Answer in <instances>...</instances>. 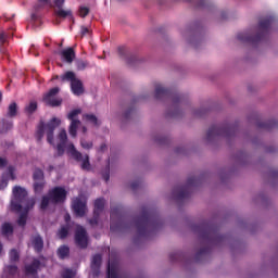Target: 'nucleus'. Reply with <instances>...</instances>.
<instances>
[{
    "mask_svg": "<svg viewBox=\"0 0 278 278\" xmlns=\"http://www.w3.org/2000/svg\"><path fill=\"white\" fill-rule=\"evenodd\" d=\"M169 260L172 262H176V260H179V253H172V254H169Z\"/></svg>",
    "mask_w": 278,
    "mask_h": 278,
    "instance_id": "c03bdc74",
    "label": "nucleus"
},
{
    "mask_svg": "<svg viewBox=\"0 0 278 278\" xmlns=\"http://www.w3.org/2000/svg\"><path fill=\"white\" fill-rule=\"evenodd\" d=\"M154 97L155 99H166V97H173L174 104H177L179 101H181L180 94L173 96V91L162 87V85L155 86Z\"/></svg>",
    "mask_w": 278,
    "mask_h": 278,
    "instance_id": "f8f14e48",
    "label": "nucleus"
},
{
    "mask_svg": "<svg viewBox=\"0 0 278 278\" xmlns=\"http://www.w3.org/2000/svg\"><path fill=\"white\" fill-rule=\"evenodd\" d=\"M256 125L260 129H275V127H278V122L269 119L267 122H258Z\"/></svg>",
    "mask_w": 278,
    "mask_h": 278,
    "instance_id": "5701e85b",
    "label": "nucleus"
},
{
    "mask_svg": "<svg viewBox=\"0 0 278 278\" xmlns=\"http://www.w3.org/2000/svg\"><path fill=\"white\" fill-rule=\"evenodd\" d=\"M164 225L162 217L156 211L144 210L141 207L140 213V242L144 240H151L157 230Z\"/></svg>",
    "mask_w": 278,
    "mask_h": 278,
    "instance_id": "f03ea898",
    "label": "nucleus"
},
{
    "mask_svg": "<svg viewBox=\"0 0 278 278\" xmlns=\"http://www.w3.org/2000/svg\"><path fill=\"white\" fill-rule=\"evenodd\" d=\"M192 231L199 235L200 240H202L204 244H207L206 247L200 249V251L195 254V260L198 262L201 260V257H203V255H207V253H210L211 244H218V242H223L225 239L224 236L218 233V227L207 222L193 225Z\"/></svg>",
    "mask_w": 278,
    "mask_h": 278,
    "instance_id": "f257e3e1",
    "label": "nucleus"
},
{
    "mask_svg": "<svg viewBox=\"0 0 278 278\" xmlns=\"http://www.w3.org/2000/svg\"><path fill=\"white\" fill-rule=\"evenodd\" d=\"M59 238H61V240H64V238H66V236H68V226H63L59 232H58Z\"/></svg>",
    "mask_w": 278,
    "mask_h": 278,
    "instance_id": "72a5a7b5",
    "label": "nucleus"
},
{
    "mask_svg": "<svg viewBox=\"0 0 278 278\" xmlns=\"http://www.w3.org/2000/svg\"><path fill=\"white\" fill-rule=\"evenodd\" d=\"M89 13H90V9H88V7L81 5L79 8V16H81L83 18L88 16Z\"/></svg>",
    "mask_w": 278,
    "mask_h": 278,
    "instance_id": "e433bc0d",
    "label": "nucleus"
},
{
    "mask_svg": "<svg viewBox=\"0 0 278 278\" xmlns=\"http://www.w3.org/2000/svg\"><path fill=\"white\" fill-rule=\"evenodd\" d=\"M38 2H39L41 5H48V3H50V0H38Z\"/></svg>",
    "mask_w": 278,
    "mask_h": 278,
    "instance_id": "8fccbe9b",
    "label": "nucleus"
},
{
    "mask_svg": "<svg viewBox=\"0 0 278 278\" xmlns=\"http://www.w3.org/2000/svg\"><path fill=\"white\" fill-rule=\"evenodd\" d=\"M5 40H8V34L5 31L0 33V45H4Z\"/></svg>",
    "mask_w": 278,
    "mask_h": 278,
    "instance_id": "79ce46f5",
    "label": "nucleus"
},
{
    "mask_svg": "<svg viewBox=\"0 0 278 278\" xmlns=\"http://www.w3.org/2000/svg\"><path fill=\"white\" fill-rule=\"evenodd\" d=\"M205 114H207V110H205V109H200V110L195 111V113H194V115L199 116V117H201Z\"/></svg>",
    "mask_w": 278,
    "mask_h": 278,
    "instance_id": "37998d69",
    "label": "nucleus"
},
{
    "mask_svg": "<svg viewBox=\"0 0 278 278\" xmlns=\"http://www.w3.org/2000/svg\"><path fill=\"white\" fill-rule=\"evenodd\" d=\"M75 275H77V273L75 270L64 269L62 277L63 278H73V277H75Z\"/></svg>",
    "mask_w": 278,
    "mask_h": 278,
    "instance_id": "c9c22d12",
    "label": "nucleus"
},
{
    "mask_svg": "<svg viewBox=\"0 0 278 278\" xmlns=\"http://www.w3.org/2000/svg\"><path fill=\"white\" fill-rule=\"evenodd\" d=\"M58 92H60V88L58 87L50 89L49 92L43 96L45 103H47V105H51L52 108L60 105L62 103V99L56 98Z\"/></svg>",
    "mask_w": 278,
    "mask_h": 278,
    "instance_id": "4468645a",
    "label": "nucleus"
},
{
    "mask_svg": "<svg viewBox=\"0 0 278 278\" xmlns=\"http://www.w3.org/2000/svg\"><path fill=\"white\" fill-rule=\"evenodd\" d=\"M62 121L58 117H53L48 124L41 123L37 129V139L42 140L46 135L49 144L55 147V142H53V131H55L56 127H60Z\"/></svg>",
    "mask_w": 278,
    "mask_h": 278,
    "instance_id": "423d86ee",
    "label": "nucleus"
},
{
    "mask_svg": "<svg viewBox=\"0 0 278 278\" xmlns=\"http://www.w3.org/2000/svg\"><path fill=\"white\" fill-rule=\"evenodd\" d=\"M8 164V161H5V159L0 157V168H3V166H5Z\"/></svg>",
    "mask_w": 278,
    "mask_h": 278,
    "instance_id": "de8ad7c7",
    "label": "nucleus"
},
{
    "mask_svg": "<svg viewBox=\"0 0 278 278\" xmlns=\"http://www.w3.org/2000/svg\"><path fill=\"white\" fill-rule=\"evenodd\" d=\"M59 55L62 62H66L67 64H73V60H75V50H73V48H67V49L61 50L59 52Z\"/></svg>",
    "mask_w": 278,
    "mask_h": 278,
    "instance_id": "a211bd4d",
    "label": "nucleus"
},
{
    "mask_svg": "<svg viewBox=\"0 0 278 278\" xmlns=\"http://www.w3.org/2000/svg\"><path fill=\"white\" fill-rule=\"evenodd\" d=\"M34 181H45V173L41 169H35Z\"/></svg>",
    "mask_w": 278,
    "mask_h": 278,
    "instance_id": "2f4dec72",
    "label": "nucleus"
},
{
    "mask_svg": "<svg viewBox=\"0 0 278 278\" xmlns=\"http://www.w3.org/2000/svg\"><path fill=\"white\" fill-rule=\"evenodd\" d=\"M4 179L2 180V185H0V189L8 187V179H16V176H14V167L10 166L8 168L7 175L3 176Z\"/></svg>",
    "mask_w": 278,
    "mask_h": 278,
    "instance_id": "b1692460",
    "label": "nucleus"
},
{
    "mask_svg": "<svg viewBox=\"0 0 278 278\" xmlns=\"http://www.w3.org/2000/svg\"><path fill=\"white\" fill-rule=\"evenodd\" d=\"M64 1L66 0H54V5L56 8H62V5H64Z\"/></svg>",
    "mask_w": 278,
    "mask_h": 278,
    "instance_id": "a18cd8bd",
    "label": "nucleus"
},
{
    "mask_svg": "<svg viewBox=\"0 0 278 278\" xmlns=\"http://www.w3.org/2000/svg\"><path fill=\"white\" fill-rule=\"evenodd\" d=\"M75 240L76 244H78L80 249H86L88 247V235L86 233L85 227L77 226Z\"/></svg>",
    "mask_w": 278,
    "mask_h": 278,
    "instance_id": "2eb2a0df",
    "label": "nucleus"
},
{
    "mask_svg": "<svg viewBox=\"0 0 278 278\" xmlns=\"http://www.w3.org/2000/svg\"><path fill=\"white\" fill-rule=\"evenodd\" d=\"M34 205H36V200L27 199V190L23 187L13 188L11 210L12 212H22L17 220L20 227H25V223H27V212H29Z\"/></svg>",
    "mask_w": 278,
    "mask_h": 278,
    "instance_id": "7ed1b4c3",
    "label": "nucleus"
},
{
    "mask_svg": "<svg viewBox=\"0 0 278 278\" xmlns=\"http://www.w3.org/2000/svg\"><path fill=\"white\" fill-rule=\"evenodd\" d=\"M79 114H81V110L76 109L70 112L67 115L68 121L72 122L68 129L70 136H72V138H77V129L79 125H81V122L77 119V116H79Z\"/></svg>",
    "mask_w": 278,
    "mask_h": 278,
    "instance_id": "9b49d317",
    "label": "nucleus"
},
{
    "mask_svg": "<svg viewBox=\"0 0 278 278\" xmlns=\"http://www.w3.org/2000/svg\"><path fill=\"white\" fill-rule=\"evenodd\" d=\"M30 247L35 249V251L40 252L42 251V247H45V243L42 241V238L38 235L33 237L30 239Z\"/></svg>",
    "mask_w": 278,
    "mask_h": 278,
    "instance_id": "412c9836",
    "label": "nucleus"
},
{
    "mask_svg": "<svg viewBox=\"0 0 278 278\" xmlns=\"http://www.w3.org/2000/svg\"><path fill=\"white\" fill-rule=\"evenodd\" d=\"M136 62H138V58L134 54H130L128 58H127V64H129V66H135L136 65Z\"/></svg>",
    "mask_w": 278,
    "mask_h": 278,
    "instance_id": "4c0bfd02",
    "label": "nucleus"
},
{
    "mask_svg": "<svg viewBox=\"0 0 278 278\" xmlns=\"http://www.w3.org/2000/svg\"><path fill=\"white\" fill-rule=\"evenodd\" d=\"M83 121H85L87 125H93V127H97V125H99V118H97V116L93 114L84 115Z\"/></svg>",
    "mask_w": 278,
    "mask_h": 278,
    "instance_id": "393cba45",
    "label": "nucleus"
},
{
    "mask_svg": "<svg viewBox=\"0 0 278 278\" xmlns=\"http://www.w3.org/2000/svg\"><path fill=\"white\" fill-rule=\"evenodd\" d=\"M38 108V104L36 102H30L29 105L26 106V111L31 114L33 112H36Z\"/></svg>",
    "mask_w": 278,
    "mask_h": 278,
    "instance_id": "58836bf2",
    "label": "nucleus"
},
{
    "mask_svg": "<svg viewBox=\"0 0 278 278\" xmlns=\"http://www.w3.org/2000/svg\"><path fill=\"white\" fill-rule=\"evenodd\" d=\"M206 4H207V0H199L198 8H205Z\"/></svg>",
    "mask_w": 278,
    "mask_h": 278,
    "instance_id": "49530a36",
    "label": "nucleus"
},
{
    "mask_svg": "<svg viewBox=\"0 0 278 278\" xmlns=\"http://www.w3.org/2000/svg\"><path fill=\"white\" fill-rule=\"evenodd\" d=\"M17 113H18V106L16 105V102H12L8 108V112H7L8 118H14V116H16Z\"/></svg>",
    "mask_w": 278,
    "mask_h": 278,
    "instance_id": "bb28decb",
    "label": "nucleus"
},
{
    "mask_svg": "<svg viewBox=\"0 0 278 278\" xmlns=\"http://www.w3.org/2000/svg\"><path fill=\"white\" fill-rule=\"evenodd\" d=\"M275 21V17L267 16L258 22V31L256 35L252 36L249 33H239L237 35L238 40L240 42H249L250 45H257V42H262L266 36H268V33L270 31V25H273V22Z\"/></svg>",
    "mask_w": 278,
    "mask_h": 278,
    "instance_id": "39448f33",
    "label": "nucleus"
},
{
    "mask_svg": "<svg viewBox=\"0 0 278 278\" xmlns=\"http://www.w3.org/2000/svg\"><path fill=\"white\" fill-rule=\"evenodd\" d=\"M105 206L104 199H98L94 202V211H93V218L89 220L90 225H97L99 223V216L101 212H103V207Z\"/></svg>",
    "mask_w": 278,
    "mask_h": 278,
    "instance_id": "f3484780",
    "label": "nucleus"
},
{
    "mask_svg": "<svg viewBox=\"0 0 278 278\" xmlns=\"http://www.w3.org/2000/svg\"><path fill=\"white\" fill-rule=\"evenodd\" d=\"M105 148H106V146H105V144H102V146H101V151H104Z\"/></svg>",
    "mask_w": 278,
    "mask_h": 278,
    "instance_id": "5fc2aeb1",
    "label": "nucleus"
},
{
    "mask_svg": "<svg viewBox=\"0 0 278 278\" xmlns=\"http://www.w3.org/2000/svg\"><path fill=\"white\" fill-rule=\"evenodd\" d=\"M76 66L78 71H85V68H88V61L79 60L76 62Z\"/></svg>",
    "mask_w": 278,
    "mask_h": 278,
    "instance_id": "f704fd0d",
    "label": "nucleus"
},
{
    "mask_svg": "<svg viewBox=\"0 0 278 278\" xmlns=\"http://www.w3.org/2000/svg\"><path fill=\"white\" fill-rule=\"evenodd\" d=\"M58 144H56V151L58 155L64 154V149H66L67 155L73 157V160H76V162L80 163V167L83 170H90V157L88 154H81V152L77 151L75 148V144L68 143V137L66 135V130L62 129L58 136Z\"/></svg>",
    "mask_w": 278,
    "mask_h": 278,
    "instance_id": "20e7f679",
    "label": "nucleus"
},
{
    "mask_svg": "<svg viewBox=\"0 0 278 278\" xmlns=\"http://www.w3.org/2000/svg\"><path fill=\"white\" fill-rule=\"evenodd\" d=\"M61 79L63 81H71L73 94H76L77 97H79V94H84V85H81V80L75 77V73L67 72L61 77Z\"/></svg>",
    "mask_w": 278,
    "mask_h": 278,
    "instance_id": "9d476101",
    "label": "nucleus"
},
{
    "mask_svg": "<svg viewBox=\"0 0 278 278\" xmlns=\"http://www.w3.org/2000/svg\"><path fill=\"white\" fill-rule=\"evenodd\" d=\"M81 131H83V134H86V131H87L86 127H83Z\"/></svg>",
    "mask_w": 278,
    "mask_h": 278,
    "instance_id": "864d4df0",
    "label": "nucleus"
},
{
    "mask_svg": "<svg viewBox=\"0 0 278 278\" xmlns=\"http://www.w3.org/2000/svg\"><path fill=\"white\" fill-rule=\"evenodd\" d=\"M1 97H2V94H1V92H0V101H1Z\"/></svg>",
    "mask_w": 278,
    "mask_h": 278,
    "instance_id": "13d9d810",
    "label": "nucleus"
},
{
    "mask_svg": "<svg viewBox=\"0 0 278 278\" xmlns=\"http://www.w3.org/2000/svg\"><path fill=\"white\" fill-rule=\"evenodd\" d=\"M92 141L86 140V138L80 139V147L85 149L86 151H89V149H92Z\"/></svg>",
    "mask_w": 278,
    "mask_h": 278,
    "instance_id": "7c9ffc66",
    "label": "nucleus"
},
{
    "mask_svg": "<svg viewBox=\"0 0 278 278\" xmlns=\"http://www.w3.org/2000/svg\"><path fill=\"white\" fill-rule=\"evenodd\" d=\"M4 273H7L8 275H16V273H18V267L14 265H9L4 267Z\"/></svg>",
    "mask_w": 278,
    "mask_h": 278,
    "instance_id": "473e14b6",
    "label": "nucleus"
},
{
    "mask_svg": "<svg viewBox=\"0 0 278 278\" xmlns=\"http://www.w3.org/2000/svg\"><path fill=\"white\" fill-rule=\"evenodd\" d=\"M104 179H105V181H109V180H110V174H106V175L104 176Z\"/></svg>",
    "mask_w": 278,
    "mask_h": 278,
    "instance_id": "603ef678",
    "label": "nucleus"
},
{
    "mask_svg": "<svg viewBox=\"0 0 278 278\" xmlns=\"http://www.w3.org/2000/svg\"><path fill=\"white\" fill-rule=\"evenodd\" d=\"M70 249L66 245H62L58 250V255L61 257V260H64V257H68Z\"/></svg>",
    "mask_w": 278,
    "mask_h": 278,
    "instance_id": "c85d7f7f",
    "label": "nucleus"
},
{
    "mask_svg": "<svg viewBox=\"0 0 278 278\" xmlns=\"http://www.w3.org/2000/svg\"><path fill=\"white\" fill-rule=\"evenodd\" d=\"M80 34H81V36H88V35H90V28L85 27V26H81V28H80Z\"/></svg>",
    "mask_w": 278,
    "mask_h": 278,
    "instance_id": "a19ab883",
    "label": "nucleus"
},
{
    "mask_svg": "<svg viewBox=\"0 0 278 278\" xmlns=\"http://www.w3.org/2000/svg\"><path fill=\"white\" fill-rule=\"evenodd\" d=\"M64 218L66 223L71 222V215L68 213L65 214Z\"/></svg>",
    "mask_w": 278,
    "mask_h": 278,
    "instance_id": "3c124183",
    "label": "nucleus"
},
{
    "mask_svg": "<svg viewBox=\"0 0 278 278\" xmlns=\"http://www.w3.org/2000/svg\"><path fill=\"white\" fill-rule=\"evenodd\" d=\"M40 266H42V264H40L38 260H34L31 265H26V275H36Z\"/></svg>",
    "mask_w": 278,
    "mask_h": 278,
    "instance_id": "4be33fe9",
    "label": "nucleus"
},
{
    "mask_svg": "<svg viewBox=\"0 0 278 278\" xmlns=\"http://www.w3.org/2000/svg\"><path fill=\"white\" fill-rule=\"evenodd\" d=\"M123 227V217L121 216L119 208H113L111 211V231H116Z\"/></svg>",
    "mask_w": 278,
    "mask_h": 278,
    "instance_id": "dca6fc26",
    "label": "nucleus"
},
{
    "mask_svg": "<svg viewBox=\"0 0 278 278\" xmlns=\"http://www.w3.org/2000/svg\"><path fill=\"white\" fill-rule=\"evenodd\" d=\"M72 207L76 216H85L88 208L86 207V197L84 194L78 195V198L73 200Z\"/></svg>",
    "mask_w": 278,
    "mask_h": 278,
    "instance_id": "ddd939ff",
    "label": "nucleus"
},
{
    "mask_svg": "<svg viewBox=\"0 0 278 278\" xmlns=\"http://www.w3.org/2000/svg\"><path fill=\"white\" fill-rule=\"evenodd\" d=\"M9 127H12V123H9Z\"/></svg>",
    "mask_w": 278,
    "mask_h": 278,
    "instance_id": "4d7b16f0",
    "label": "nucleus"
},
{
    "mask_svg": "<svg viewBox=\"0 0 278 278\" xmlns=\"http://www.w3.org/2000/svg\"><path fill=\"white\" fill-rule=\"evenodd\" d=\"M101 255L96 254L91 260V277H99V268H101Z\"/></svg>",
    "mask_w": 278,
    "mask_h": 278,
    "instance_id": "6ab92c4d",
    "label": "nucleus"
},
{
    "mask_svg": "<svg viewBox=\"0 0 278 278\" xmlns=\"http://www.w3.org/2000/svg\"><path fill=\"white\" fill-rule=\"evenodd\" d=\"M108 278H118V263L109 261Z\"/></svg>",
    "mask_w": 278,
    "mask_h": 278,
    "instance_id": "aec40b11",
    "label": "nucleus"
},
{
    "mask_svg": "<svg viewBox=\"0 0 278 278\" xmlns=\"http://www.w3.org/2000/svg\"><path fill=\"white\" fill-rule=\"evenodd\" d=\"M155 140L159 142V144H164L166 142V138H156Z\"/></svg>",
    "mask_w": 278,
    "mask_h": 278,
    "instance_id": "09e8293b",
    "label": "nucleus"
},
{
    "mask_svg": "<svg viewBox=\"0 0 278 278\" xmlns=\"http://www.w3.org/2000/svg\"><path fill=\"white\" fill-rule=\"evenodd\" d=\"M17 260H18V251L11 250V252H10V261L11 262H17Z\"/></svg>",
    "mask_w": 278,
    "mask_h": 278,
    "instance_id": "ea45409f",
    "label": "nucleus"
},
{
    "mask_svg": "<svg viewBox=\"0 0 278 278\" xmlns=\"http://www.w3.org/2000/svg\"><path fill=\"white\" fill-rule=\"evenodd\" d=\"M199 186V178L191 176L187 179V184L184 186L176 187L173 191V197L176 201H184V199L190 198V188Z\"/></svg>",
    "mask_w": 278,
    "mask_h": 278,
    "instance_id": "6e6552de",
    "label": "nucleus"
},
{
    "mask_svg": "<svg viewBox=\"0 0 278 278\" xmlns=\"http://www.w3.org/2000/svg\"><path fill=\"white\" fill-rule=\"evenodd\" d=\"M43 188H45V180H35L34 189L37 194L42 192Z\"/></svg>",
    "mask_w": 278,
    "mask_h": 278,
    "instance_id": "c756f323",
    "label": "nucleus"
},
{
    "mask_svg": "<svg viewBox=\"0 0 278 278\" xmlns=\"http://www.w3.org/2000/svg\"><path fill=\"white\" fill-rule=\"evenodd\" d=\"M56 16H59V18H73V12L71 10H64L62 8H59L55 11Z\"/></svg>",
    "mask_w": 278,
    "mask_h": 278,
    "instance_id": "a878e982",
    "label": "nucleus"
},
{
    "mask_svg": "<svg viewBox=\"0 0 278 278\" xmlns=\"http://www.w3.org/2000/svg\"><path fill=\"white\" fill-rule=\"evenodd\" d=\"M3 236H12V232L14 231V227H12V224L4 223L1 228Z\"/></svg>",
    "mask_w": 278,
    "mask_h": 278,
    "instance_id": "cd10ccee",
    "label": "nucleus"
},
{
    "mask_svg": "<svg viewBox=\"0 0 278 278\" xmlns=\"http://www.w3.org/2000/svg\"><path fill=\"white\" fill-rule=\"evenodd\" d=\"M218 136H224V138H231V136H236V127L231 125H226L222 127L212 126L206 132V140L210 142L214 140V138H218Z\"/></svg>",
    "mask_w": 278,
    "mask_h": 278,
    "instance_id": "1a4fd4ad",
    "label": "nucleus"
},
{
    "mask_svg": "<svg viewBox=\"0 0 278 278\" xmlns=\"http://www.w3.org/2000/svg\"><path fill=\"white\" fill-rule=\"evenodd\" d=\"M31 18H33V21H35V18H36V15H31Z\"/></svg>",
    "mask_w": 278,
    "mask_h": 278,
    "instance_id": "6e6d98bb",
    "label": "nucleus"
},
{
    "mask_svg": "<svg viewBox=\"0 0 278 278\" xmlns=\"http://www.w3.org/2000/svg\"><path fill=\"white\" fill-rule=\"evenodd\" d=\"M66 201V189L62 187H55L49 191L48 195H45L41 200V210H47L50 203H64Z\"/></svg>",
    "mask_w": 278,
    "mask_h": 278,
    "instance_id": "0eeeda50",
    "label": "nucleus"
}]
</instances>
